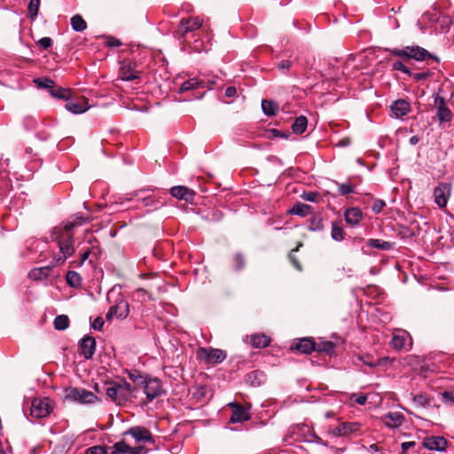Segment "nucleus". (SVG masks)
Masks as SVG:
<instances>
[{"instance_id": "2f4dec72", "label": "nucleus", "mask_w": 454, "mask_h": 454, "mask_svg": "<svg viewBox=\"0 0 454 454\" xmlns=\"http://www.w3.org/2000/svg\"><path fill=\"white\" fill-rule=\"evenodd\" d=\"M70 23H71V27L72 28L76 31V32H82L86 29L87 27V23L86 21L83 20V18L79 15V14H76L74 16H73L71 18V20H70Z\"/></svg>"}, {"instance_id": "7c9ffc66", "label": "nucleus", "mask_w": 454, "mask_h": 454, "mask_svg": "<svg viewBox=\"0 0 454 454\" xmlns=\"http://www.w3.org/2000/svg\"><path fill=\"white\" fill-rule=\"evenodd\" d=\"M262 110L266 115H275L278 111V105L272 100L263 99L262 101Z\"/></svg>"}, {"instance_id": "473e14b6", "label": "nucleus", "mask_w": 454, "mask_h": 454, "mask_svg": "<svg viewBox=\"0 0 454 454\" xmlns=\"http://www.w3.org/2000/svg\"><path fill=\"white\" fill-rule=\"evenodd\" d=\"M412 402L418 407H428L431 403V397L427 394H418L412 396Z\"/></svg>"}, {"instance_id": "c85d7f7f", "label": "nucleus", "mask_w": 454, "mask_h": 454, "mask_svg": "<svg viewBox=\"0 0 454 454\" xmlns=\"http://www.w3.org/2000/svg\"><path fill=\"white\" fill-rule=\"evenodd\" d=\"M288 212L292 215L306 216L311 213V206L298 202Z\"/></svg>"}, {"instance_id": "774afa93", "label": "nucleus", "mask_w": 454, "mask_h": 454, "mask_svg": "<svg viewBox=\"0 0 454 454\" xmlns=\"http://www.w3.org/2000/svg\"><path fill=\"white\" fill-rule=\"evenodd\" d=\"M142 450H143V447L131 448V450L129 451L128 454H140Z\"/></svg>"}, {"instance_id": "2eb2a0df", "label": "nucleus", "mask_w": 454, "mask_h": 454, "mask_svg": "<svg viewBox=\"0 0 454 454\" xmlns=\"http://www.w3.org/2000/svg\"><path fill=\"white\" fill-rule=\"evenodd\" d=\"M80 354L85 359H90L96 349V340L90 336H84L79 342Z\"/></svg>"}, {"instance_id": "412c9836", "label": "nucleus", "mask_w": 454, "mask_h": 454, "mask_svg": "<svg viewBox=\"0 0 454 454\" xmlns=\"http://www.w3.org/2000/svg\"><path fill=\"white\" fill-rule=\"evenodd\" d=\"M170 194L178 200L191 201L192 200L195 192L186 186L177 185L170 189Z\"/></svg>"}, {"instance_id": "58836bf2", "label": "nucleus", "mask_w": 454, "mask_h": 454, "mask_svg": "<svg viewBox=\"0 0 454 454\" xmlns=\"http://www.w3.org/2000/svg\"><path fill=\"white\" fill-rule=\"evenodd\" d=\"M40 6V0H30L27 6L28 16L32 20H35L37 17Z\"/></svg>"}, {"instance_id": "9d476101", "label": "nucleus", "mask_w": 454, "mask_h": 454, "mask_svg": "<svg viewBox=\"0 0 454 454\" xmlns=\"http://www.w3.org/2000/svg\"><path fill=\"white\" fill-rule=\"evenodd\" d=\"M141 384L144 387V392L148 402H152L164 393L161 383L158 379L144 380Z\"/></svg>"}, {"instance_id": "49530a36", "label": "nucleus", "mask_w": 454, "mask_h": 454, "mask_svg": "<svg viewBox=\"0 0 454 454\" xmlns=\"http://www.w3.org/2000/svg\"><path fill=\"white\" fill-rule=\"evenodd\" d=\"M338 190L340 195H348L355 192V187L349 184H338Z\"/></svg>"}, {"instance_id": "4d7b16f0", "label": "nucleus", "mask_w": 454, "mask_h": 454, "mask_svg": "<svg viewBox=\"0 0 454 454\" xmlns=\"http://www.w3.org/2000/svg\"><path fill=\"white\" fill-rule=\"evenodd\" d=\"M90 254V248H87L82 254L81 260L78 262H76V265L82 266L84 263V262L89 258ZM72 263H75V262H73Z\"/></svg>"}, {"instance_id": "69168bd1", "label": "nucleus", "mask_w": 454, "mask_h": 454, "mask_svg": "<svg viewBox=\"0 0 454 454\" xmlns=\"http://www.w3.org/2000/svg\"><path fill=\"white\" fill-rule=\"evenodd\" d=\"M294 252V250L292 251ZM289 259L290 261L292 262L293 265L298 270H301V264L299 263V262L295 259V257L293 255V253H291L289 254Z\"/></svg>"}, {"instance_id": "0e129e2a", "label": "nucleus", "mask_w": 454, "mask_h": 454, "mask_svg": "<svg viewBox=\"0 0 454 454\" xmlns=\"http://www.w3.org/2000/svg\"><path fill=\"white\" fill-rule=\"evenodd\" d=\"M237 93V89L233 86H230L226 89L225 90V95L226 97L228 98H232L236 95Z\"/></svg>"}, {"instance_id": "4be33fe9", "label": "nucleus", "mask_w": 454, "mask_h": 454, "mask_svg": "<svg viewBox=\"0 0 454 454\" xmlns=\"http://www.w3.org/2000/svg\"><path fill=\"white\" fill-rule=\"evenodd\" d=\"M390 109L396 118H403L410 112L411 106L408 101L397 99L392 103Z\"/></svg>"}, {"instance_id": "338daca9", "label": "nucleus", "mask_w": 454, "mask_h": 454, "mask_svg": "<svg viewBox=\"0 0 454 454\" xmlns=\"http://www.w3.org/2000/svg\"><path fill=\"white\" fill-rule=\"evenodd\" d=\"M419 137L418 136H412L410 139H409V143L410 145H416L419 142Z\"/></svg>"}, {"instance_id": "6e6552de", "label": "nucleus", "mask_w": 454, "mask_h": 454, "mask_svg": "<svg viewBox=\"0 0 454 454\" xmlns=\"http://www.w3.org/2000/svg\"><path fill=\"white\" fill-rule=\"evenodd\" d=\"M434 102L440 125L444 126V124L450 123L452 121L453 114L450 109L446 106L445 99L436 95L434 96Z\"/></svg>"}, {"instance_id": "37998d69", "label": "nucleus", "mask_w": 454, "mask_h": 454, "mask_svg": "<svg viewBox=\"0 0 454 454\" xmlns=\"http://www.w3.org/2000/svg\"><path fill=\"white\" fill-rule=\"evenodd\" d=\"M85 222V219L81 215H76L74 221L67 223L65 225V231L70 232L73 228L78 225H82Z\"/></svg>"}, {"instance_id": "5701e85b", "label": "nucleus", "mask_w": 454, "mask_h": 454, "mask_svg": "<svg viewBox=\"0 0 454 454\" xmlns=\"http://www.w3.org/2000/svg\"><path fill=\"white\" fill-rule=\"evenodd\" d=\"M230 405L232 407V414L230 419L231 422L239 423L247 421L250 419L248 411L241 405L236 403H230Z\"/></svg>"}, {"instance_id": "a19ab883", "label": "nucleus", "mask_w": 454, "mask_h": 454, "mask_svg": "<svg viewBox=\"0 0 454 454\" xmlns=\"http://www.w3.org/2000/svg\"><path fill=\"white\" fill-rule=\"evenodd\" d=\"M34 82L37 85L38 88L42 89L52 90L54 86V82L50 78H36L34 80Z\"/></svg>"}, {"instance_id": "3c124183", "label": "nucleus", "mask_w": 454, "mask_h": 454, "mask_svg": "<svg viewBox=\"0 0 454 454\" xmlns=\"http://www.w3.org/2000/svg\"><path fill=\"white\" fill-rule=\"evenodd\" d=\"M393 70L401 71L406 74H411V71L410 68L405 67L401 61H395L392 65Z\"/></svg>"}, {"instance_id": "f257e3e1", "label": "nucleus", "mask_w": 454, "mask_h": 454, "mask_svg": "<svg viewBox=\"0 0 454 454\" xmlns=\"http://www.w3.org/2000/svg\"><path fill=\"white\" fill-rule=\"evenodd\" d=\"M51 238L52 240L57 241L61 254L53 257L52 266H59L63 264L68 257L73 255L75 251L73 246V236L66 231L64 235L61 228L55 227L51 233Z\"/></svg>"}, {"instance_id": "b1692460", "label": "nucleus", "mask_w": 454, "mask_h": 454, "mask_svg": "<svg viewBox=\"0 0 454 454\" xmlns=\"http://www.w3.org/2000/svg\"><path fill=\"white\" fill-rule=\"evenodd\" d=\"M346 223L351 226H357L363 219V212L358 207H350L344 212Z\"/></svg>"}, {"instance_id": "4c0bfd02", "label": "nucleus", "mask_w": 454, "mask_h": 454, "mask_svg": "<svg viewBox=\"0 0 454 454\" xmlns=\"http://www.w3.org/2000/svg\"><path fill=\"white\" fill-rule=\"evenodd\" d=\"M130 450L131 447H129L124 441H121L113 446L112 454H128Z\"/></svg>"}, {"instance_id": "f8f14e48", "label": "nucleus", "mask_w": 454, "mask_h": 454, "mask_svg": "<svg viewBox=\"0 0 454 454\" xmlns=\"http://www.w3.org/2000/svg\"><path fill=\"white\" fill-rule=\"evenodd\" d=\"M391 346L396 350L409 349L411 346V338L406 331H398L393 333Z\"/></svg>"}, {"instance_id": "052dcab7", "label": "nucleus", "mask_w": 454, "mask_h": 454, "mask_svg": "<svg viewBox=\"0 0 454 454\" xmlns=\"http://www.w3.org/2000/svg\"><path fill=\"white\" fill-rule=\"evenodd\" d=\"M278 67L281 70H289L290 67H292V62L288 59H284L279 62Z\"/></svg>"}, {"instance_id": "13d9d810", "label": "nucleus", "mask_w": 454, "mask_h": 454, "mask_svg": "<svg viewBox=\"0 0 454 454\" xmlns=\"http://www.w3.org/2000/svg\"><path fill=\"white\" fill-rule=\"evenodd\" d=\"M416 445L415 442H404L401 444L402 451L400 454H406V451Z\"/></svg>"}, {"instance_id": "6e6d98bb", "label": "nucleus", "mask_w": 454, "mask_h": 454, "mask_svg": "<svg viewBox=\"0 0 454 454\" xmlns=\"http://www.w3.org/2000/svg\"><path fill=\"white\" fill-rule=\"evenodd\" d=\"M104 325V320L102 317H98L94 319V321L91 324V327L95 330L101 331Z\"/></svg>"}, {"instance_id": "f704fd0d", "label": "nucleus", "mask_w": 454, "mask_h": 454, "mask_svg": "<svg viewBox=\"0 0 454 454\" xmlns=\"http://www.w3.org/2000/svg\"><path fill=\"white\" fill-rule=\"evenodd\" d=\"M50 93L53 98L65 99L66 101H67L71 96V90L69 89H64L61 87L51 90Z\"/></svg>"}, {"instance_id": "a18cd8bd", "label": "nucleus", "mask_w": 454, "mask_h": 454, "mask_svg": "<svg viewBox=\"0 0 454 454\" xmlns=\"http://www.w3.org/2000/svg\"><path fill=\"white\" fill-rule=\"evenodd\" d=\"M323 228L322 219L317 216H313L310 218L309 230L312 231H320Z\"/></svg>"}, {"instance_id": "a211bd4d", "label": "nucleus", "mask_w": 454, "mask_h": 454, "mask_svg": "<svg viewBox=\"0 0 454 454\" xmlns=\"http://www.w3.org/2000/svg\"><path fill=\"white\" fill-rule=\"evenodd\" d=\"M244 340L255 348L268 347L270 343V338L264 333L247 335Z\"/></svg>"}, {"instance_id": "79ce46f5", "label": "nucleus", "mask_w": 454, "mask_h": 454, "mask_svg": "<svg viewBox=\"0 0 454 454\" xmlns=\"http://www.w3.org/2000/svg\"><path fill=\"white\" fill-rule=\"evenodd\" d=\"M246 264L245 258L241 253L235 254L233 257V268L235 270H241Z\"/></svg>"}, {"instance_id": "9b49d317", "label": "nucleus", "mask_w": 454, "mask_h": 454, "mask_svg": "<svg viewBox=\"0 0 454 454\" xmlns=\"http://www.w3.org/2000/svg\"><path fill=\"white\" fill-rule=\"evenodd\" d=\"M52 411L51 401L48 398H35L32 402L31 415L35 418H44Z\"/></svg>"}, {"instance_id": "39448f33", "label": "nucleus", "mask_w": 454, "mask_h": 454, "mask_svg": "<svg viewBox=\"0 0 454 454\" xmlns=\"http://www.w3.org/2000/svg\"><path fill=\"white\" fill-rule=\"evenodd\" d=\"M451 184L445 182L439 183L438 185L434 189V201L441 209L447 207L448 201L451 195Z\"/></svg>"}, {"instance_id": "4468645a", "label": "nucleus", "mask_w": 454, "mask_h": 454, "mask_svg": "<svg viewBox=\"0 0 454 454\" xmlns=\"http://www.w3.org/2000/svg\"><path fill=\"white\" fill-rule=\"evenodd\" d=\"M423 447L429 450L443 451L447 446V441L442 436H427L423 439Z\"/></svg>"}, {"instance_id": "c03bdc74", "label": "nucleus", "mask_w": 454, "mask_h": 454, "mask_svg": "<svg viewBox=\"0 0 454 454\" xmlns=\"http://www.w3.org/2000/svg\"><path fill=\"white\" fill-rule=\"evenodd\" d=\"M434 73L431 70H427L425 72H419V73H412L411 74H409V76H411L416 82L419 81H426L428 80L433 76Z\"/></svg>"}, {"instance_id": "cd10ccee", "label": "nucleus", "mask_w": 454, "mask_h": 454, "mask_svg": "<svg viewBox=\"0 0 454 454\" xmlns=\"http://www.w3.org/2000/svg\"><path fill=\"white\" fill-rule=\"evenodd\" d=\"M361 424L358 422H343L340 424V430L342 431L340 434H344V436L351 434H356L360 431Z\"/></svg>"}, {"instance_id": "7ed1b4c3", "label": "nucleus", "mask_w": 454, "mask_h": 454, "mask_svg": "<svg viewBox=\"0 0 454 454\" xmlns=\"http://www.w3.org/2000/svg\"><path fill=\"white\" fill-rule=\"evenodd\" d=\"M64 396L67 400L83 404H90L98 401V397L94 393L80 387H69L65 388Z\"/></svg>"}, {"instance_id": "ea45409f", "label": "nucleus", "mask_w": 454, "mask_h": 454, "mask_svg": "<svg viewBox=\"0 0 454 454\" xmlns=\"http://www.w3.org/2000/svg\"><path fill=\"white\" fill-rule=\"evenodd\" d=\"M335 345L332 341H325L322 343H316V351L332 354L334 351Z\"/></svg>"}, {"instance_id": "20e7f679", "label": "nucleus", "mask_w": 454, "mask_h": 454, "mask_svg": "<svg viewBox=\"0 0 454 454\" xmlns=\"http://www.w3.org/2000/svg\"><path fill=\"white\" fill-rule=\"evenodd\" d=\"M390 52L396 57L414 59L416 60H426L433 58L427 50L419 46H407L403 49H393Z\"/></svg>"}, {"instance_id": "bb28decb", "label": "nucleus", "mask_w": 454, "mask_h": 454, "mask_svg": "<svg viewBox=\"0 0 454 454\" xmlns=\"http://www.w3.org/2000/svg\"><path fill=\"white\" fill-rule=\"evenodd\" d=\"M368 246L383 251H388L394 248L395 244L378 239H370L367 242Z\"/></svg>"}, {"instance_id": "393cba45", "label": "nucleus", "mask_w": 454, "mask_h": 454, "mask_svg": "<svg viewBox=\"0 0 454 454\" xmlns=\"http://www.w3.org/2000/svg\"><path fill=\"white\" fill-rule=\"evenodd\" d=\"M295 348L301 353L310 354L312 351H316V343L309 338H304L295 344Z\"/></svg>"}, {"instance_id": "6ab92c4d", "label": "nucleus", "mask_w": 454, "mask_h": 454, "mask_svg": "<svg viewBox=\"0 0 454 454\" xmlns=\"http://www.w3.org/2000/svg\"><path fill=\"white\" fill-rule=\"evenodd\" d=\"M65 108L72 114H80L85 113L90 106L84 99L75 101L69 98L65 104Z\"/></svg>"}, {"instance_id": "c756f323", "label": "nucleus", "mask_w": 454, "mask_h": 454, "mask_svg": "<svg viewBox=\"0 0 454 454\" xmlns=\"http://www.w3.org/2000/svg\"><path fill=\"white\" fill-rule=\"evenodd\" d=\"M308 125V120L305 116L301 115L299 117H296L293 125H292V130L294 134L301 135L303 132H305Z\"/></svg>"}, {"instance_id": "de8ad7c7", "label": "nucleus", "mask_w": 454, "mask_h": 454, "mask_svg": "<svg viewBox=\"0 0 454 454\" xmlns=\"http://www.w3.org/2000/svg\"><path fill=\"white\" fill-rule=\"evenodd\" d=\"M442 401L447 405L454 406V392L444 391L441 394Z\"/></svg>"}, {"instance_id": "f3484780", "label": "nucleus", "mask_w": 454, "mask_h": 454, "mask_svg": "<svg viewBox=\"0 0 454 454\" xmlns=\"http://www.w3.org/2000/svg\"><path fill=\"white\" fill-rule=\"evenodd\" d=\"M136 65L131 62H122L120 68V77L123 81H132L140 77V72L136 70Z\"/></svg>"}, {"instance_id": "aec40b11", "label": "nucleus", "mask_w": 454, "mask_h": 454, "mask_svg": "<svg viewBox=\"0 0 454 454\" xmlns=\"http://www.w3.org/2000/svg\"><path fill=\"white\" fill-rule=\"evenodd\" d=\"M125 434H130L133 438L136 439L137 442H146L153 441L151 433L145 427H131L127 432H125Z\"/></svg>"}, {"instance_id": "c9c22d12", "label": "nucleus", "mask_w": 454, "mask_h": 454, "mask_svg": "<svg viewBox=\"0 0 454 454\" xmlns=\"http://www.w3.org/2000/svg\"><path fill=\"white\" fill-rule=\"evenodd\" d=\"M54 327L56 330L63 331L66 330L69 325L68 317L66 315L57 316L54 319Z\"/></svg>"}, {"instance_id": "864d4df0", "label": "nucleus", "mask_w": 454, "mask_h": 454, "mask_svg": "<svg viewBox=\"0 0 454 454\" xmlns=\"http://www.w3.org/2000/svg\"><path fill=\"white\" fill-rule=\"evenodd\" d=\"M350 400L356 402V403H358L360 405H364L367 402V396L365 395L353 394L350 396Z\"/></svg>"}, {"instance_id": "5fc2aeb1", "label": "nucleus", "mask_w": 454, "mask_h": 454, "mask_svg": "<svg viewBox=\"0 0 454 454\" xmlns=\"http://www.w3.org/2000/svg\"><path fill=\"white\" fill-rule=\"evenodd\" d=\"M38 44L46 50L52 45V40L50 37H43L38 41Z\"/></svg>"}, {"instance_id": "bf43d9fd", "label": "nucleus", "mask_w": 454, "mask_h": 454, "mask_svg": "<svg viewBox=\"0 0 454 454\" xmlns=\"http://www.w3.org/2000/svg\"><path fill=\"white\" fill-rule=\"evenodd\" d=\"M303 200H307V201H311V202H315L317 200V194L316 192H305L303 193V195L301 196Z\"/></svg>"}, {"instance_id": "603ef678", "label": "nucleus", "mask_w": 454, "mask_h": 454, "mask_svg": "<svg viewBox=\"0 0 454 454\" xmlns=\"http://www.w3.org/2000/svg\"><path fill=\"white\" fill-rule=\"evenodd\" d=\"M386 206V203L384 200H376L372 207V210L375 213V214H380L382 209L384 208V207Z\"/></svg>"}, {"instance_id": "0eeeda50", "label": "nucleus", "mask_w": 454, "mask_h": 454, "mask_svg": "<svg viewBox=\"0 0 454 454\" xmlns=\"http://www.w3.org/2000/svg\"><path fill=\"white\" fill-rule=\"evenodd\" d=\"M202 20L199 17L182 19L176 30V35L179 38H184L190 32L199 29L202 26Z\"/></svg>"}, {"instance_id": "1a4fd4ad", "label": "nucleus", "mask_w": 454, "mask_h": 454, "mask_svg": "<svg viewBox=\"0 0 454 454\" xmlns=\"http://www.w3.org/2000/svg\"><path fill=\"white\" fill-rule=\"evenodd\" d=\"M129 313V306L126 300L119 298L115 301V304L112 305L106 315V320H111L114 317L117 319H124Z\"/></svg>"}, {"instance_id": "09e8293b", "label": "nucleus", "mask_w": 454, "mask_h": 454, "mask_svg": "<svg viewBox=\"0 0 454 454\" xmlns=\"http://www.w3.org/2000/svg\"><path fill=\"white\" fill-rule=\"evenodd\" d=\"M141 202L144 205V207H153L154 208H157L161 205L160 202L155 201L151 196L142 198Z\"/></svg>"}, {"instance_id": "72a5a7b5", "label": "nucleus", "mask_w": 454, "mask_h": 454, "mask_svg": "<svg viewBox=\"0 0 454 454\" xmlns=\"http://www.w3.org/2000/svg\"><path fill=\"white\" fill-rule=\"evenodd\" d=\"M67 283L72 287H78L82 285V278L76 271L69 270L66 276Z\"/></svg>"}, {"instance_id": "680f3d73", "label": "nucleus", "mask_w": 454, "mask_h": 454, "mask_svg": "<svg viewBox=\"0 0 454 454\" xmlns=\"http://www.w3.org/2000/svg\"><path fill=\"white\" fill-rule=\"evenodd\" d=\"M259 374L261 373L258 371H254L247 375V380L251 382L253 386H255L256 384L253 381V380L257 379Z\"/></svg>"}, {"instance_id": "f03ea898", "label": "nucleus", "mask_w": 454, "mask_h": 454, "mask_svg": "<svg viewBox=\"0 0 454 454\" xmlns=\"http://www.w3.org/2000/svg\"><path fill=\"white\" fill-rule=\"evenodd\" d=\"M106 394L114 403L121 405L130 400L132 387L126 380L109 382Z\"/></svg>"}, {"instance_id": "dca6fc26", "label": "nucleus", "mask_w": 454, "mask_h": 454, "mask_svg": "<svg viewBox=\"0 0 454 454\" xmlns=\"http://www.w3.org/2000/svg\"><path fill=\"white\" fill-rule=\"evenodd\" d=\"M215 84L214 81L205 82L204 80L199 78H192L185 82H184L179 89L180 92L188 91L192 90H195L197 88H205L212 89Z\"/></svg>"}, {"instance_id": "ddd939ff", "label": "nucleus", "mask_w": 454, "mask_h": 454, "mask_svg": "<svg viewBox=\"0 0 454 454\" xmlns=\"http://www.w3.org/2000/svg\"><path fill=\"white\" fill-rule=\"evenodd\" d=\"M380 422L387 427L395 429L400 427L405 418L399 411L387 412L380 418Z\"/></svg>"}, {"instance_id": "e433bc0d", "label": "nucleus", "mask_w": 454, "mask_h": 454, "mask_svg": "<svg viewBox=\"0 0 454 454\" xmlns=\"http://www.w3.org/2000/svg\"><path fill=\"white\" fill-rule=\"evenodd\" d=\"M331 238L338 242L342 241L344 239L343 229L336 223H332Z\"/></svg>"}, {"instance_id": "a878e982", "label": "nucleus", "mask_w": 454, "mask_h": 454, "mask_svg": "<svg viewBox=\"0 0 454 454\" xmlns=\"http://www.w3.org/2000/svg\"><path fill=\"white\" fill-rule=\"evenodd\" d=\"M54 266H52V264H51L50 266L34 269L30 271L29 277L35 280L46 279L49 277L51 269Z\"/></svg>"}, {"instance_id": "423d86ee", "label": "nucleus", "mask_w": 454, "mask_h": 454, "mask_svg": "<svg viewBox=\"0 0 454 454\" xmlns=\"http://www.w3.org/2000/svg\"><path fill=\"white\" fill-rule=\"evenodd\" d=\"M197 358L207 364H218L226 358V354L218 348H200L197 351Z\"/></svg>"}, {"instance_id": "e2e57ef3", "label": "nucleus", "mask_w": 454, "mask_h": 454, "mask_svg": "<svg viewBox=\"0 0 454 454\" xmlns=\"http://www.w3.org/2000/svg\"><path fill=\"white\" fill-rule=\"evenodd\" d=\"M107 45L110 47H119L121 45V43L119 39L115 37H111L107 41Z\"/></svg>"}, {"instance_id": "8fccbe9b", "label": "nucleus", "mask_w": 454, "mask_h": 454, "mask_svg": "<svg viewBox=\"0 0 454 454\" xmlns=\"http://www.w3.org/2000/svg\"><path fill=\"white\" fill-rule=\"evenodd\" d=\"M85 454H107L106 449L100 445L90 447L86 450Z\"/></svg>"}]
</instances>
